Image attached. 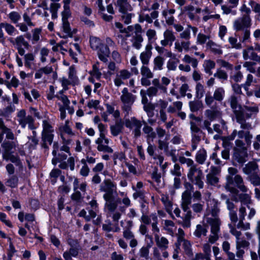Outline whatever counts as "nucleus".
Wrapping results in <instances>:
<instances>
[{
    "label": "nucleus",
    "mask_w": 260,
    "mask_h": 260,
    "mask_svg": "<svg viewBox=\"0 0 260 260\" xmlns=\"http://www.w3.org/2000/svg\"><path fill=\"white\" fill-rule=\"evenodd\" d=\"M43 126L42 134H53L52 133L54 132V130L48 122L46 120L43 121Z\"/></svg>",
    "instance_id": "obj_48"
},
{
    "label": "nucleus",
    "mask_w": 260,
    "mask_h": 260,
    "mask_svg": "<svg viewBox=\"0 0 260 260\" xmlns=\"http://www.w3.org/2000/svg\"><path fill=\"white\" fill-rule=\"evenodd\" d=\"M158 92L157 88L156 87L151 86L149 87L147 90V94L149 97H153L156 96Z\"/></svg>",
    "instance_id": "obj_63"
},
{
    "label": "nucleus",
    "mask_w": 260,
    "mask_h": 260,
    "mask_svg": "<svg viewBox=\"0 0 260 260\" xmlns=\"http://www.w3.org/2000/svg\"><path fill=\"white\" fill-rule=\"evenodd\" d=\"M71 13L70 8L66 7V8H64V10L61 13L62 21H67L68 18L71 16Z\"/></svg>",
    "instance_id": "obj_62"
},
{
    "label": "nucleus",
    "mask_w": 260,
    "mask_h": 260,
    "mask_svg": "<svg viewBox=\"0 0 260 260\" xmlns=\"http://www.w3.org/2000/svg\"><path fill=\"white\" fill-rule=\"evenodd\" d=\"M3 158L5 160H9L12 163L14 164L16 166L19 168L22 167V164L19 157L18 155H15L11 153L10 154L4 156Z\"/></svg>",
    "instance_id": "obj_26"
},
{
    "label": "nucleus",
    "mask_w": 260,
    "mask_h": 260,
    "mask_svg": "<svg viewBox=\"0 0 260 260\" xmlns=\"http://www.w3.org/2000/svg\"><path fill=\"white\" fill-rule=\"evenodd\" d=\"M143 132L147 135V139H151L153 140L156 136V133L153 131V129L149 125L143 126Z\"/></svg>",
    "instance_id": "obj_34"
},
{
    "label": "nucleus",
    "mask_w": 260,
    "mask_h": 260,
    "mask_svg": "<svg viewBox=\"0 0 260 260\" xmlns=\"http://www.w3.org/2000/svg\"><path fill=\"white\" fill-rule=\"evenodd\" d=\"M253 146L255 150H260V134L256 136L255 140L253 143Z\"/></svg>",
    "instance_id": "obj_64"
},
{
    "label": "nucleus",
    "mask_w": 260,
    "mask_h": 260,
    "mask_svg": "<svg viewBox=\"0 0 260 260\" xmlns=\"http://www.w3.org/2000/svg\"><path fill=\"white\" fill-rule=\"evenodd\" d=\"M189 106L191 112H197L203 107V104L201 101H193L189 103Z\"/></svg>",
    "instance_id": "obj_37"
},
{
    "label": "nucleus",
    "mask_w": 260,
    "mask_h": 260,
    "mask_svg": "<svg viewBox=\"0 0 260 260\" xmlns=\"http://www.w3.org/2000/svg\"><path fill=\"white\" fill-rule=\"evenodd\" d=\"M233 201H233V200L230 201H228L225 204L226 205V208L229 211L230 220L232 222L235 224L238 220V218L237 214V208L236 206L233 203Z\"/></svg>",
    "instance_id": "obj_14"
},
{
    "label": "nucleus",
    "mask_w": 260,
    "mask_h": 260,
    "mask_svg": "<svg viewBox=\"0 0 260 260\" xmlns=\"http://www.w3.org/2000/svg\"><path fill=\"white\" fill-rule=\"evenodd\" d=\"M215 62L210 59L205 60L203 63V67L205 72L209 75L212 74V70L215 67Z\"/></svg>",
    "instance_id": "obj_29"
},
{
    "label": "nucleus",
    "mask_w": 260,
    "mask_h": 260,
    "mask_svg": "<svg viewBox=\"0 0 260 260\" xmlns=\"http://www.w3.org/2000/svg\"><path fill=\"white\" fill-rule=\"evenodd\" d=\"M176 60L173 59H169L167 63V67L168 70L175 71L176 69L177 64L179 62V60L175 58Z\"/></svg>",
    "instance_id": "obj_49"
},
{
    "label": "nucleus",
    "mask_w": 260,
    "mask_h": 260,
    "mask_svg": "<svg viewBox=\"0 0 260 260\" xmlns=\"http://www.w3.org/2000/svg\"><path fill=\"white\" fill-rule=\"evenodd\" d=\"M90 44L92 49L97 50L102 43H101L100 39L92 37L90 38Z\"/></svg>",
    "instance_id": "obj_44"
},
{
    "label": "nucleus",
    "mask_w": 260,
    "mask_h": 260,
    "mask_svg": "<svg viewBox=\"0 0 260 260\" xmlns=\"http://www.w3.org/2000/svg\"><path fill=\"white\" fill-rule=\"evenodd\" d=\"M123 128V123L121 120H116L115 124L110 126L111 134L114 136H117L122 132Z\"/></svg>",
    "instance_id": "obj_23"
},
{
    "label": "nucleus",
    "mask_w": 260,
    "mask_h": 260,
    "mask_svg": "<svg viewBox=\"0 0 260 260\" xmlns=\"http://www.w3.org/2000/svg\"><path fill=\"white\" fill-rule=\"evenodd\" d=\"M132 74L127 70L123 69L119 71L116 75L115 78L114 80V82L117 87H119L122 84H124V80L129 79Z\"/></svg>",
    "instance_id": "obj_11"
},
{
    "label": "nucleus",
    "mask_w": 260,
    "mask_h": 260,
    "mask_svg": "<svg viewBox=\"0 0 260 260\" xmlns=\"http://www.w3.org/2000/svg\"><path fill=\"white\" fill-rule=\"evenodd\" d=\"M155 240L157 246L162 250H166L168 248L169 241L166 238L162 237L159 238V236L156 234L155 235Z\"/></svg>",
    "instance_id": "obj_28"
},
{
    "label": "nucleus",
    "mask_w": 260,
    "mask_h": 260,
    "mask_svg": "<svg viewBox=\"0 0 260 260\" xmlns=\"http://www.w3.org/2000/svg\"><path fill=\"white\" fill-rule=\"evenodd\" d=\"M164 58L162 56L158 55L155 57L153 59V68L154 71L162 70L164 64Z\"/></svg>",
    "instance_id": "obj_31"
},
{
    "label": "nucleus",
    "mask_w": 260,
    "mask_h": 260,
    "mask_svg": "<svg viewBox=\"0 0 260 260\" xmlns=\"http://www.w3.org/2000/svg\"><path fill=\"white\" fill-rule=\"evenodd\" d=\"M41 29L40 28H35L32 30V43L33 44L37 43L40 39V35L41 34Z\"/></svg>",
    "instance_id": "obj_53"
},
{
    "label": "nucleus",
    "mask_w": 260,
    "mask_h": 260,
    "mask_svg": "<svg viewBox=\"0 0 260 260\" xmlns=\"http://www.w3.org/2000/svg\"><path fill=\"white\" fill-rule=\"evenodd\" d=\"M246 179L254 186H260V175L258 172L247 176Z\"/></svg>",
    "instance_id": "obj_32"
},
{
    "label": "nucleus",
    "mask_w": 260,
    "mask_h": 260,
    "mask_svg": "<svg viewBox=\"0 0 260 260\" xmlns=\"http://www.w3.org/2000/svg\"><path fill=\"white\" fill-rule=\"evenodd\" d=\"M206 221L211 226V232H219L221 221L219 217H207Z\"/></svg>",
    "instance_id": "obj_20"
},
{
    "label": "nucleus",
    "mask_w": 260,
    "mask_h": 260,
    "mask_svg": "<svg viewBox=\"0 0 260 260\" xmlns=\"http://www.w3.org/2000/svg\"><path fill=\"white\" fill-rule=\"evenodd\" d=\"M213 76L214 77L223 81L226 80L228 77L227 73L220 68L217 69L216 72L214 74Z\"/></svg>",
    "instance_id": "obj_41"
},
{
    "label": "nucleus",
    "mask_w": 260,
    "mask_h": 260,
    "mask_svg": "<svg viewBox=\"0 0 260 260\" xmlns=\"http://www.w3.org/2000/svg\"><path fill=\"white\" fill-rule=\"evenodd\" d=\"M192 193L188 191H184L181 197V208L183 211L188 209L189 205L191 203Z\"/></svg>",
    "instance_id": "obj_17"
},
{
    "label": "nucleus",
    "mask_w": 260,
    "mask_h": 260,
    "mask_svg": "<svg viewBox=\"0 0 260 260\" xmlns=\"http://www.w3.org/2000/svg\"><path fill=\"white\" fill-rule=\"evenodd\" d=\"M221 170L219 168L215 166H211L210 171L206 175V183L207 184L216 186L219 182V179L218 176L219 175Z\"/></svg>",
    "instance_id": "obj_10"
},
{
    "label": "nucleus",
    "mask_w": 260,
    "mask_h": 260,
    "mask_svg": "<svg viewBox=\"0 0 260 260\" xmlns=\"http://www.w3.org/2000/svg\"><path fill=\"white\" fill-rule=\"evenodd\" d=\"M152 48L151 45L148 44L145 47V51L140 54V58L143 65H148L149 64L152 54Z\"/></svg>",
    "instance_id": "obj_16"
},
{
    "label": "nucleus",
    "mask_w": 260,
    "mask_h": 260,
    "mask_svg": "<svg viewBox=\"0 0 260 260\" xmlns=\"http://www.w3.org/2000/svg\"><path fill=\"white\" fill-rule=\"evenodd\" d=\"M2 28H4L8 34L10 36H12L15 31H16L14 26L8 23H0V29Z\"/></svg>",
    "instance_id": "obj_35"
},
{
    "label": "nucleus",
    "mask_w": 260,
    "mask_h": 260,
    "mask_svg": "<svg viewBox=\"0 0 260 260\" xmlns=\"http://www.w3.org/2000/svg\"><path fill=\"white\" fill-rule=\"evenodd\" d=\"M242 172L247 176L259 172V167L255 160L250 161L243 167Z\"/></svg>",
    "instance_id": "obj_12"
},
{
    "label": "nucleus",
    "mask_w": 260,
    "mask_h": 260,
    "mask_svg": "<svg viewBox=\"0 0 260 260\" xmlns=\"http://www.w3.org/2000/svg\"><path fill=\"white\" fill-rule=\"evenodd\" d=\"M253 138L252 135L249 132V130H247V135L244 138L245 146L248 148L251 145L252 142V139Z\"/></svg>",
    "instance_id": "obj_58"
},
{
    "label": "nucleus",
    "mask_w": 260,
    "mask_h": 260,
    "mask_svg": "<svg viewBox=\"0 0 260 260\" xmlns=\"http://www.w3.org/2000/svg\"><path fill=\"white\" fill-rule=\"evenodd\" d=\"M207 157V152L206 150L204 149H200L197 153L196 155V161L199 164H203Z\"/></svg>",
    "instance_id": "obj_30"
},
{
    "label": "nucleus",
    "mask_w": 260,
    "mask_h": 260,
    "mask_svg": "<svg viewBox=\"0 0 260 260\" xmlns=\"http://www.w3.org/2000/svg\"><path fill=\"white\" fill-rule=\"evenodd\" d=\"M117 5L119 12L120 13L121 20L126 24L131 22L133 8L127 0H117Z\"/></svg>",
    "instance_id": "obj_4"
},
{
    "label": "nucleus",
    "mask_w": 260,
    "mask_h": 260,
    "mask_svg": "<svg viewBox=\"0 0 260 260\" xmlns=\"http://www.w3.org/2000/svg\"><path fill=\"white\" fill-rule=\"evenodd\" d=\"M121 93L120 100L122 103V108L125 113V116H126L131 111L132 106L135 101L136 96L129 92L128 89L126 87L122 89Z\"/></svg>",
    "instance_id": "obj_6"
},
{
    "label": "nucleus",
    "mask_w": 260,
    "mask_h": 260,
    "mask_svg": "<svg viewBox=\"0 0 260 260\" xmlns=\"http://www.w3.org/2000/svg\"><path fill=\"white\" fill-rule=\"evenodd\" d=\"M98 49V55L99 59L104 62H107V57H109L110 53L108 46L102 44Z\"/></svg>",
    "instance_id": "obj_18"
},
{
    "label": "nucleus",
    "mask_w": 260,
    "mask_h": 260,
    "mask_svg": "<svg viewBox=\"0 0 260 260\" xmlns=\"http://www.w3.org/2000/svg\"><path fill=\"white\" fill-rule=\"evenodd\" d=\"M143 38L140 35H136L133 43V46L137 49L141 47V43L143 42Z\"/></svg>",
    "instance_id": "obj_51"
},
{
    "label": "nucleus",
    "mask_w": 260,
    "mask_h": 260,
    "mask_svg": "<svg viewBox=\"0 0 260 260\" xmlns=\"http://www.w3.org/2000/svg\"><path fill=\"white\" fill-rule=\"evenodd\" d=\"M182 60L186 63H191L193 68H196L198 64V61L196 58L191 57L187 54L184 56Z\"/></svg>",
    "instance_id": "obj_42"
},
{
    "label": "nucleus",
    "mask_w": 260,
    "mask_h": 260,
    "mask_svg": "<svg viewBox=\"0 0 260 260\" xmlns=\"http://www.w3.org/2000/svg\"><path fill=\"white\" fill-rule=\"evenodd\" d=\"M54 138L53 134H42L41 140V147L44 149V152H46L49 150V146L51 145L53 142Z\"/></svg>",
    "instance_id": "obj_19"
},
{
    "label": "nucleus",
    "mask_w": 260,
    "mask_h": 260,
    "mask_svg": "<svg viewBox=\"0 0 260 260\" xmlns=\"http://www.w3.org/2000/svg\"><path fill=\"white\" fill-rule=\"evenodd\" d=\"M19 179L16 175L11 176L6 182L7 186L15 188L17 186Z\"/></svg>",
    "instance_id": "obj_38"
},
{
    "label": "nucleus",
    "mask_w": 260,
    "mask_h": 260,
    "mask_svg": "<svg viewBox=\"0 0 260 260\" xmlns=\"http://www.w3.org/2000/svg\"><path fill=\"white\" fill-rule=\"evenodd\" d=\"M140 255L141 257H144L146 259L149 258V250L148 247H142L140 250Z\"/></svg>",
    "instance_id": "obj_60"
},
{
    "label": "nucleus",
    "mask_w": 260,
    "mask_h": 260,
    "mask_svg": "<svg viewBox=\"0 0 260 260\" xmlns=\"http://www.w3.org/2000/svg\"><path fill=\"white\" fill-rule=\"evenodd\" d=\"M196 97L198 99H201L205 93L204 86L201 83H198L196 86Z\"/></svg>",
    "instance_id": "obj_46"
},
{
    "label": "nucleus",
    "mask_w": 260,
    "mask_h": 260,
    "mask_svg": "<svg viewBox=\"0 0 260 260\" xmlns=\"http://www.w3.org/2000/svg\"><path fill=\"white\" fill-rule=\"evenodd\" d=\"M220 209L218 206L217 203L214 204L212 207L211 210V214L212 216V218L218 217V214L219 213Z\"/></svg>",
    "instance_id": "obj_61"
},
{
    "label": "nucleus",
    "mask_w": 260,
    "mask_h": 260,
    "mask_svg": "<svg viewBox=\"0 0 260 260\" xmlns=\"http://www.w3.org/2000/svg\"><path fill=\"white\" fill-rule=\"evenodd\" d=\"M208 225L207 224H198L196 226L193 234L198 238L201 237L202 236H206L208 232Z\"/></svg>",
    "instance_id": "obj_24"
},
{
    "label": "nucleus",
    "mask_w": 260,
    "mask_h": 260,
    "mask_svg": "<svg viewBox=\"0 0 260 260\" xmlns=\"http://www.w3.org/2000/svg\"><path fill=\"white\" fill-rule=\"evenodd\" d=\"M238 170L235 167H230L228 169V174L225 177L224 188L232 194L233 201L236 202L240 201L243 205L251 203L250 196L247 193L248 187L245 185L242 176L238 174Z\"/></svg>",
    "instance_id": "obj_1"
},
{
    "label": "nucleus",
    "mask_w": 260,
    "mask_h": 260,
    "mask_svg": "<svg viewBox=\"0 0 260 260\" xmlns=\"http://www.w3.org/2000/svg\"><path fill=\"white\" fill-rule=\"evenodd\" d=\"M152 178L157 183L158 185L161 183V174L157 173V169L155 168L151 174Z\"/></svg>",
    "instance_id": "obj_55"
},
{
    "label": "nucleus",
    "mask_w": 260,
    "mask_h": 260,
    "mask_svg": "<svg viewBox=\"0 0 260 260\" xmlns=\"http://www.w3.org/2000/svg\"><path fill=\"white\" fill-rule=\"evenodd\" d=\"M187 178L192 183L194 184L199 189H202L204 187V174L202 170L197 166H193L190 168L187 173Z\"/></svg>",
    "instance_id": "obj_5"
},
{
    "label": "nucleus",
    "mask_w": 260,
    "mask_h": 260,
    "mask_svg": "<svg viewBox=\"0 0 260 260\" xmlns=\"http://www.w3.org/2000/svg\"><path fill=\"white\" fill-rule=\"evenodd\" d=\"M235 144L232 149V163L234 166H243L248 160V149L242 140H236Z\"/></svg>",
    "instance_id": "obj_2"
},
{
    "label": "nucleus",
    "mask_w": 260,
    "mask_h": 260,
    "mask_svg": "<svg viewBox=\"0 0 260 260\" xmlns=\"http://www.w3.org/2000/svg\"><path fill=\"white\" fill-rule=\"evenodd\" d=\"M230 106L233 110L235 117H240L241 115V109L242 106L238 104L237 98L235 95H232L229 99Z\"/></svg>",
    "instance_id": "obj_15"
},
{
    "label": "nucleus",
    "mask_w": 260,
    "mask_h": 260,
    "mask_svg": "<svg viewBox=\"0 0 260 260\" xmlns=\"http://www.w3.org/2000/svg\"><path fill=\"white\" fill-rule=\"evenodd\" d=\"M125 126L132 130V134L135 139L140 137L142 134L141 128L142 125L141 121L136 117H133L131 118L125 119L124 120Z\"/></svg>",
    "instance_id": "obj_8"
},
{
    "label": "nucleus",
    "mask_w": 260,
    "mask_h": 260,
    "mask_svg": "<svg viewBox=\"0 0 260 260\" xmlns=\"http://www.w3.org/2000/svg\"><path fill=\"white\" fill-rule=\"evenodd\" d=\"M105 193L103 195V198L106 201L105 207L108 210V203H112L114 200L113 193H115V191L105 192Z\"/></svg>",
    "instance_id": "obj_47"
},
{
    "label": "nucleus",
    "mask_w": 260,
    "mask_h": 260,
    "mask_svg": "<svg viewBox=\"0 0 260 260\" xmlns=\"http://www.w3.org/2000/svg\"><path fill=\"white\" fill-rule=\"evenodd\" d=\"M147 65H143L141 68V74L143 77L153 78V74L150 71Z\"/></svg>",
    "instance_id": "obj_45"
},
{
    "label": "nucleus",
    "mask_w": 260,
    "mask_h": 260,
    "mask_svg": "<svg viewBox=\"0 0 260 260\" xmlns=\"http://www.w3.org/2000/svg\"><path fill=\"white\" fill-rule=\"evenodd\" d=\"M8 16L11 21L15 24L17 23L21 18L20 15L18 12L14 11L11 12Z\"/></svg>",
    "instance_id": "obj_54"
},
{
    "label": "nucleus",
    "mask_w": 260,
    "mask_h": 260,
    "mask_svg": "<svg viewBox=\"0 0 260 260\" xmlns=\"http://www.w3.org/2000/svg\"><path fill=\"white\" fill-rule=\"evenodd\" d=\"M0 130L6 134V138L8 140H14L15 137L11 129L8 128L5 125L4 122L2 118H0Z\"/></svg>",
    "instance_id": "obj_22"
},
{
    "label": "nucleus",
    "mask_w": 260,
    "mask_h": 260,
    "mask_svg": "<svg viewBox=\"0 0 260 260\" xmlns=\"http://www.w3.org/2000/svg\"><path fill=\"white\" fill-rule=\"evenodd\" d=\"M189 124L191 134V148L193 151L196 149L198 145L201 141L204 133L194 122L190 121Z\"/></svg>",
    "instance_id": "obj_9"
},
{
    "label": "nucleus",
    "mask_w": 260,
    "mask_h": 260,
    "mask_svg": "<svg viewBox=\"0 0 260 260\" xmlns=\"http://www.w3.org/2000/svg\"><path fill=\"white\" fill-rule=\"evenodd\" d=\"M62 28L63 31L67 34V35L63 36V38H67L68 37H72L73 32L71 31L70 23L68 20L62 21Z\"/></svg>",
    "instance_id": "obj_39"
},
{
    "label": "nucleus",
    "mask_w": 260,
    "mask_h": 260,
    "mask_svg": "<svg viewBox=\"0 0 260 260\" xmlns=\"http://www.w3.org/2000/svg\"><path fill=\"white\" fill-rule=\"evenodd\" d=\"M104 140L99 138L95 141V143L98 144L97 149L99 151H102L107 153H113V149L108 145H105L103 144Z\"/></svg>",
    "instance_id": "obj_25"
},
{
    "label": "nucleus",
    "mask_w": 260,
    "mask_h": 260,
    "mask_svg": "<svg viewBox=\"0 0 260 260\" xmlns=\"http://www.w3.org/2000/svg\"><path fill=\"white\" fill-rule=\"evenodd\" d=\"M163 16L166 19V22L168 25H173L174 21V17L173 16L170 17L168 16V12L166 10H164L162 12Z\"/></svg>",
    "instance_id": "obj_59"
},
{
    "label": "nucleus",
    "mask_w": 260,
    "mask_h": 260,
    "mask_svg": "<svg viewBox=\"0 0 260 260\" xmlns=\"http://www.w3.org/2000/svg\"><path fill=\"white\" fill-rule=\"evenodd\" d=\"M9 40L13 45H16L17 47H21L22 45H23L26 48H28L29 47L28 43L25 41L22 36L17 37L15 40L11 38Z\"/></svg>",
    "instance_id": "obj_27"
},
{
    "label": "nucleus",
    "mask_w": 260,
    "mask_h": 260,
    "mask_svg": "<svg viewBox=\"0 0 260 260\" xmlns=\"http://www.w3.org/2000/svg\"><path fill=\"white\" fill-rule=\"evenodd\" d=\"M205 114L210 121H213L220 116V112L216 110H207L205 112Z\"/></svg>",
    "instance_id": "obj_40"
},
{
    "label": "nucleus",
    "mask_w": 260,
    "mask_h": 260,
    "mask_svg": "<svg viewBox=\"0 0 260 260\" xmlns=\"http://www.w3.org/2000/svg\"><path fill=\"white\" fill-rule=\"evenodd\" d=\"M207 46L209 47L211 51L215 54H221L222 51L220 49L219 46L215 44L212 41H209L207 43Z\"/></svg>",
    "instance_id": "obj_36"
},
{
    "label": "nucleus",
    "mask_w": 260,
    "mask_h": 260,
    "mask_svg": "<svg viewBox=\"0 0 260 260\" xmlns=\"http://www.w3.org/2000/svg\"><path fill=\"white\" fill-rule=\"evenodd\" d=\"M222 141V147L224 149H231L233 147V143L229 140H228L225 137L221 138Z\"/></svg>",
    "instance_id": "obj_57"
},
{
    "label": "nucleus",
    "mask_w": 260,
    "mask_h": 260,
    "mask_svg": "<svg viewBox=\"0 0 260 260\" xmlns=\"http://www.w3.org/2000/svg\"><path fill=\"white\" fill-rule=\"evenodd\" d=\"M241 10L245 13L242 18L235 20L234 23V27L236 31L240 30L243 27H249L251 25V19L249 16L250 9L243 5Z\"/></svg>",
    "instance_id": "obj_7"
},
{
    "label": "nucleus",
    "mask_w": 260,
    "mask_h": 260,
    "mask_svg": "<svg viewBox=\"0 0 260 260\" xmlns=\"http://www.w3.org/2000/svg\"><path fill=\"white\" fill-rule=\"evenodd\" d=\"M100 190L103 192L115 191L116 192V186L110 179H106L100 185Z\"/></svg>",
    "instance_id": "obj_21"
},
{
    "label": "nucleus",
    "mask_w": 260,
    "mask_h": 260,
    "mask_svg": "<svg viewBox=\"0 0 260 260\" xmlns=\"http://www.w3.org/2000/svg\"><path fill=\"white\" fill-rule=\"evenodd\" d=\"M165 38L170 42V45H171L173 41H175L176 38L174 35L172 31L169 30H167L164 34Z\"/></svg>",
    "instance_id": "obj_50"
},
{
    "label": "nucleus",
    "mask_w": 260,
    "mask_h": 260,
    "mask_svg": "<svg viewBox=\"0 0 260 260\" xmlns=\"http://www.w3.org/2000/svg\"><path fill=\"white\" fill-rule=\"evenodd\" d=\"M225 91L222 87H218L215 89L214 92L213 96L215 100L221 102L224 98Z\"/></svg>",
    "instance_id": "obj_33"
},
{
    "label": "nucleus",
    "mask_w": 260,
    "mask_h": 260,
    "mask_svg": "<svg viewBox=\"0 0 260 260\" xmlns=\"http://www.w3.org/2000/svg\"><path fill=\"white\" fill-rule=\"evenodd\" d=\"M122 202L121 199L119 198H117L115 200H113L112 203H108V211L110 212H113L117 209L118 205Z\"/></svg>",
    "instance_id": "obj_43"
},
{
    "label": "nucleus",
    "mask_w": 260,
    "mask_h": 260,
    "mask_svg": "<svg viewBox=\"0 0 260 260\" xmlns=\"http://www.w3.org/2000/svg\"><path fill=\"white\" fill-rule=\"evenodd\" d=\"M56 97L58 99L61 101V102L63 104V107L66 108L67 109H69L70 108L69 105L70 104V102L67 96L64 95H62L61 96H59L58 95H56Z\"/></svg>",
    "instance_id": "obj_56"
},
{
    "label": "nucleus",
    "mask_w": 260,
    "mask_h": 260,
    "mask_svg": "<svg viewBox=\"0 0 260 260\" xmlns=\"http://www.w3.org/2000/svg\"><path fill=\"white\" fill-rule=\"evenodd\" d=\"M259 112L257 105L244 106L241 109L240 117H237L236 121L240 124V128L243 129L250 130L252 128L251 123L247 122L246 119L256 116Z\"/></svg>",
    "instance_id": "obj_3"
},
{
    "label": "nucleus",
    "mask_w": 260,
    "mask_h": 260,
    "mask_svg": "<svg viewBox=\"0 0 260 260\" xmlns=\"http://www.w3.org/2000/svg\"><path fill=\"white\" fill-rule=\"evenodd\" d=\"M2 147L4 149L3 157L14 153V150L18 146L16 141L5 140L2 144Z\"/></svg>",
    "instance_id": "obj_13"
},
{
    "label": "nucleus",
    "mask_w": 260,
    "mask_h": 260,
    "mask_svg": "<svg viewBox=\"0 0 260 260\" xmlns=\"http://www.w3.org/2000/svg\"><path fill=\"white\" fill-rule=\"evenodd\" d=\"M34 119L31 116L28 115L23 119H19V124L21 125V126L24 128L25 127L26 124H28L29 123H31L34 122Z\"/></svg>",
    "instance_id": "obj_52"
}]
</instances>
